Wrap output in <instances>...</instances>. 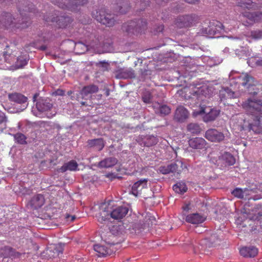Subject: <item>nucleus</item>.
<instances>
[{"label": "nucleus", "instance_id": "f257e3e1", "mask_svg": "<svg viewBox=\"0 0 262 262\" xmlns=\"http://www.w3.org/2000/svg\"><path fill=\"white\" fill-rule=\"evenodd\" d=\"M17 9L19 11L21 19V23L16 24L14 27L17 28H25L28 26L27 23H28L29 16L27 15L26 12H33L35 13V9L34 5L30 3L28 0H22L18 2ZM19 22L20 20H18Z\"/></svg>", "mask_w": 262, "mask_h": 262}, {"label": "nucleus", "instance_id": "f03ea898", "mask_svg": "<svg viewBox=\"0 0 262 262\" xmlns=\"http://www.w3.org/2000/svg\"><path fill=\"white\" fill-rule=\"evenodd\" d=\"M247 113L251 115V118L259 116L262 117V101L259 99H248L242 104Z\"/></svg>", "mask_w": 262, "mask_h": 262}, {"label": "nucleus", "instance_id": "7ed1b4c3", "mask_svg": "<svg viewBox=\"0 0 262 262\" xmlns=\"http://www.w3.org/2000/svg\"><path fill=\"white\" fill-rule=\"evenodd\" d=\"M92 14L97 21L106 26L110 27L115 24L114 14L106 13L104 8L93 11Z\"/></svg>", "mask_w": 262, "mask_h": 262}, {"label": "nucleus", "instance_id": "20e7f679", "mask_svg": "<svg viewBox=\"0 0 262 262\" xmlns=\"http://www.w3.org/2000/svg\"><path fill=\"white\" fill-rule=\"evenodd\" d=\"M52 3L62 9H68L72 11L78 10L80 7L86 4L88 0H51Z\"/></svg>", "mask_w": 262, "mask_h": 262}, {"label": "nucleus", "instance_id": "39448f33", "mask_svg": "<svg viewBox=\"0 0 262 262\" xmlns=\"http://www.w3.org/2000/svg\"><path fill=\"white\" fill-rule=\"evenodd\" d=\"M187 169V166L182 161L177 160L167 166H161L158 170L163 174L173 173L174 175H179L184 170Z\"/></svg>", "mask_w": 262, "mask_h": 262}, {"label": "nucleus", "instance_id": "423d86ee", "mask_svg": "<svg viewBox=\"0 0 262 262\" xmlns=\"http://www.w3.org/2000/svg\"><path fill=\"white\" fill-rule=\"evenodd\" d=\"M146 21L143 19H139L137 21L131 20L124 23L122 25V29L128 34L141 33L146 29Z\"/></svg>", "mask_w": 262, "mask_h": 262}, {"label": "nucleus", "instance_id": "0eeeda50", "mask_svg": "<svg viewBox=\"0 0 262 262\" xmlns=\"http://www.w3.org/2000/svg\"><path fill=\"white\" fill-rule=\"evenodd\" d=\"M108 236L109 237L108 239L104 237L103 240L105 243L110 245V247L112 245H114L115 244V242L113 239L115 238V236L111 232L108 233ZM102 238V239L103 238V237ZM94 250L97 253V255L99 257L110 255L113 253V250L111 249L110 247L100 244L95 245L94 246Z\"/></svg>", "mask_w": 262, "mask_h": 262}, {"label": "nucleus", "instance_id": "6e6552de", "mask_svg": "<svg viewBox=\"0 0 262 262\" xmlns=\"http://www.w3.org/2000/svg\"><path fill=\"white\" fill-rule=\"evenodd\" d=\"M98 91L99 88L97 85L90 84L83 87L79 94H77L76 96H72L71 99L72 100H76L79 101L81 105L87 106L88 104L86 102L82 101V100H86V97H88L89 95L96 93Z\"/></svg>", "mask_w": 262, "mask_h": 262}, {"label": "nucleus", "instance_id": "1a4fd4ad", "mask_svg": "<svg viewBox=\"0 0 262 262\" xmlns=\"http://www.w3.org/2000/svg\"><path fill=\"white\" fill-rule=\"evenodd\" d=\"M213 108L210 106L201 104L199 111H194L193 116L196 117L199 115L203 116V120L207 122L213 120Z\"/></svg>", "mask_w": 262, "mask_h": 262}, {"label": "nucleus", "instance_id": "9d476101", "mask_svg": "<svg viewBox=\"0 0 262 262\" xmlns=\"http://www.w3.org/2000/svg\"><path fill=\"white\" fill-rule=\"evenodd\" d=\"M235 162L234 157L230 153L224 152L216 160L215 164L220 167V168L233 165Z\"/></svg>", "mask_w": 262, "mask_h": 262}, {"label": "nucleus", "instance_id": "9b49d317", "mask_svg": "<svg viewBox=\"0 0 262 262\" xmlns=\"http://www.w3.org/2000/svg\"><path fill=\"white\" fill-rule=\"evenodd\" d=\"M195 15H186L179 16L175 20V25L179 28L191 27L195 21Z\"/></svg>", "mask_w": 262, "mask_h": 262}, {"label": "nucleus", "instance_id": "f8f14e48", "mask_svg": "<svg viewBox=\"0 0 262 262\" xmlns=\"http://www.w3.org/2000/svg\"><path fill=\"white\" fill-rule=\"evenodd\" d=\"M43 19L47 23H56V26L58 28H65L71 23V18L69 16H60L50 17L44 16Z\"/></svg>", "mask_w": 262, "mask_h": 262}, {"label": "nucleus", "instance_id": "ddd939ff", "mask_svg": "<svg viewBox=\"0 0 262 262\" xmlns=\"http://www.w3.org/2000/svg\"><path fill=\"white\" fill-rule=\"evenodd\" d=\"M261 117H255L251 118V120L248 122L247 126L245 124L246 130L252 132L255 134H262V127L260 125V119Z\"/></svg>", "mask_w": 262, "mask_h": 262}, {"label": "nucleus", "instance_id": "4468645a", "mask_svg": "<svg viewBox=\"0 0 262 262\" xmlns=\"http://www.w3.org/2000/svg\"><path fill=\"white\" fill-rule=\"evenodd\" d=\"M64 244L59 243L49 246L46 250V254L50 258L59 257L63 251Z\"/></svg>", "mask_w": 262, "mask_h": 262}, {"label": "nucleus", "instance_id": "2eb2a0df", "mask_svg": "<svg viewBox=\"0 0 262 262\" xmlns=\"http://www.w3.org/2000/svg\"><path fill=\"white\" fill-rule=\"evenodd\" d=\"M113 8L115 12L125 14L130 9L128 0H113Z\"/></svg>", "mask_w": 262, "mask_h": 262}, {"label": "nucleus", "instance_id": "dca6fc26", "mask_svg": "<svg viewBox=\"0 0 262 262\" xmlns=\"http://www.w3.org/2000/svg\"><path fill=\"white\" fill-rule=\"evenodd\" d=\"M243 15L244 17L248 19V21H247V23L249 24V25H253L255 23L262 21V12H246L244 13Z\"/></svg>", "mask_w": 262, "mask_h": 262}, {"label": "nucleus", "instance_id": "f3484780", "mask_svg": "<svg viewBox=\"0 0 262 262\" xmlns=\"http://www.w3.org/2000/svg\"><path fill=\"white\" fill-rule=\"evenodd\" d=\"M241 84L246 89L250 88L253 85H256L257 81L255 78L248 73H243L239 76Z\"/></svg>", "mask_w": 262, "mask_h": 262}, {"label": "nucleus", "instance_id": "a211bd4d", "mask_svg": "<svg viewBox=\"0 0 262 262\" xmlns=\"http://www.w3.org/2000/svg\"><path fill=\"white\" fill-rule=\"evenodd\" d=\"M108 205L105 204L102 205L100 207V212L97 216L98 221L100 223H103L107 221L111 217V210Z\"/></svg>", "mask_w": 262, "mask_h": 262}, {"label": "nucleus", "instance_id": "6ab92c4d", "mask_svg": "<svg viewBox=\"0 0 262 262\" xmlns=\"http://www.w3.org/2000/svg\"><path fill=\"white\" fill-rule=\"evenodd\" d=\"M128 212V208L123 206H119L111 211V217L114 220L120 221L126 216Z\"/></svg>", "mask_w": 262, "mask_h": 262}, {"label": "nucleus", "instance_id": "aec40b11", "mask_svg": "<svg viewBox=\"0 0 262 262\" xmlns=\"http://www.w3.org/2000/svg\"><path fill=\"white\" fill-rule=\"evenodd\" d=\"M236 5L248 10H256L261 7V3H256L251 0H236Z\"/></svg>", "mask_w": 262, "mask_h": 262}, {"label": "nucleus", "instance_id": "412c9836", "mask_svg": "<svg viewBox=\"0 0 262 262\" xmlns=\"http://www.w3.org/2000/svg\"><path fill=\"white\" fill-rule=\"evenodd\" d=\"M188 116L187 110L183 106H179L176 110L174 118L178 122H184Z\"/></svg>", "mask_w": 262, "mask_h": 262}, {"label": "nucleus", "instance_id": "4be33fe9", "mask_svg": "<svg viewBox=\"0 0 262 262\" xmlns=\"http://www.w3.org/2000/svg\"><path fill=\"white\" fill-rule=\"evenodd\" d=\"M147 180L146 179L139 180L134 184L132 188V193L137 196L141 194L142 189L147 187Z\"/></svg>", "mask_w": 262, "mask_h": 262}, {"label": "nucleus", "instance_id": "5701e85b", "mask_svg": "<svg viewBox=\"0 0 262 262\" xmlns=\"http://www.w3.org/2000/svg\"><path fill=\"white\" fill-rule=\"evenodd\" d=\"M13 18L12 15L9 13H4L0 19V28L3 27L6 28L13 27Z\"/></svg>", "mask_w": 262, "mask_h": 262}, {"label": "nucleus", "instance_id": "b1692460", "mask_svg": "<svg viewBox=\"0 0 262 262\" xmlns=\"http://www.w3.org/2000/svg\"><path fill=\"white\" fill-rule=\"evenodd\" d=\"M205 218L198 213H191L186 216L185 220L187 223L192 224H199L202 223Z\"/></svg>", "mask_w": 262, "mask_h": 262}, {"label": "nucleus", "instance_id": "393cba45", "mask_svg": "<svg viewBox=\"0 0 262 262\" xmlns=\"http://www.w3.org/2000/svg\"><path fill=\"white\" fill-rule=\"evenodd\" d=\"M251 189L248 188L242 189L236 188L231 192V194L235 197L241 199H246L250 195Z\"/></svg>", "mask_w": 262, "mask_h": 262}, {"label": "nucleus", "instance_id": "a878e982", "mask_svg": "<svg viewBox=\"0 0 262 262\" xmlns=\"http://www.w3.org/2000/svg\"><path fill=\"white\" fill-rule=\"evenodd\" d=\"M240 254L245 257H253L258 253V249L254 246L245 247L240 249Z\"/></svg>", "mask_w": 262, "mask_h": 262}, {"label": "nucleus", "instance_id": "bb28decb", "mask_svg": "<svg viewBox=\"0 0 262 262\" xmlns=\"http://www.w3.org/2000/svg\"><path fill=\"white\" fill-rule=\"evenodd\" d=\"M8 98L10 101L14 102L18 104H26L24 106L26 108L27 104H26L27 98L21 94L14 93L9 94Z\"/></svg>", "mask_w": 262, "mask_h": 262}, {"label": "nucleus", "instance_id": "cd10ccee", "mask_svg": "<svg viewBox=\"0 0 262 262\" xmlns=\"http://www.w3.org/2000/svg\"><path fill=\"white\" fill-rule=\"evenodd\" d=\"M45 203V198L41 194H37L33 196L30 202V205L34 209L40 208Z\"/></svg>", "mask_w": 262, "mask_h": 262}, {"label": "nucleus", "instance_id": "c85d7f7f", "mask_svg": "<svg viewBox=\"0 0 262 262\" xmlns=\"http://www.w3.org/2000/svg\"><path fill=\"white\" fill-rule=\"evenodd\" d=\"M189 146L195 149H202L205 147L206 141L202 138H194L189 140Z\"/></svg>", "mask_w": 262, "mask_h": 262}, {"label": "nucleus", "instance_id": "c756f323", "mask_svg": "<svg viewBox=\"0 0 262 262\" xmlns=\"http://www.w3.org/2000/svg\"><path fill=\"white\" fill-rule=\"evenodd\" d=\"M88 144L90 147H95L99 151L101 150L104 147V142L102 138L89 140Z\"/></svg>", "mask_w": 262, "mask_h": 262}, {"label": "nucleus", "instance_id": "7c9ffc66", "mask_svg": "<svg viewBox=\"0 0 262 262\" xmlns=\"http://www.w3.org/2000/svg\"><path fill=\"white\" fill-rule=\"evenodd\" d=\"M78 168V164L74 160H71L70 162L65 163L60 168L57 169V171L64 172L67 170L75 171Z\"/></svg>", "mask_w": 262, "mask_h": 262}, {"label": "nucleus", "instance_id": "2f4dec72", "mask_svg": "<svg viewBox=\"0 0 262 262\" xmlns=\"http://www.w3.org/2000/svg\"><path fill=\"white\" fill-rule=\"evenodd\" d=\"M52 104L48 100H41L37 102L36 106L38 111L40 112L50 110L52 107Z\"/></svg>", "mask_w": 262, "mask_h": 262}, {"label": "nucleus", "instance_id": "473e14b6", "mask_svg": "<svg viewBox=\"0 0 262 262\" xmlns=\"http://www.w3.org/2000/svg\"><path fill=\"white\" fill-rule=\"evenodd\" d=\"M118 160L114 157H109L99 162L98 166L101 168H110L117 164Z\"/></svg>", "mask_w": 262, "mask_h": 262}, {"label": "nucleus", "instance_id": "72a5a7b5", "mask_svg": "<svg viewBox=\"0 0 262 262\" xmlns=\"http://www.w3.org/2000/svg\"><path fill=\"white\" fill-rule=\"evenodd\" d=\"M14 250L8 246H5L0 249V255L3 258H11L14 256Z\"/></svg>", "mask_w": 262, "mask_h": 262}, {"label": "nucleus", "instance_id": "f704fd0d", "mask_svg": "<svg viewBox=\"0 0 262 262\" xmlns=\"http://www.w3.org/2000/svg\"><path fill=\"white\" fill-rule=\"evenodd\" d=\"M225 32L223 24L217 20L214 21V38H219V35L224 34Z\"/></svg>", "mask_w": 262, "mask_h": 262}, {"label": "nucleus", "instance_id": "c9c22d12", "mask_svg": "<svg viewBox=\"0 0 262 262\" xmlns=\"http://www.w3.org/2000/svg\"><path fill=\"white\" fill-rule=\"evenodd\" d=\"M158 142V138L154 136H148L145 137L143 140L144 146L150 147L156 145Z\"/></svg>", "mask_w": 262, "mask_h": 262}, {"label": "nucleus", "instance_id": "e433bc0d", "mask_svg": "<svg viewBox=\"0 0 262 262\" xmlns=\"http://www.w3.org/2000/svg\"><path fill=\"white\" fill-rule=\"evenodd\" d=\"M173 190L178 193L183 194L187 191V187L183 182H179L173 186Z\"/></svg>", "mask_w": 262, "mask_h": 262}, {"label": "nucleus", "instance_id": "4c0bfd02", "mask_svg": "<svg viewBox=\"0 0 262 262\" xmlns=\"http://www.w3.org/2000/svg\"><path fill=\"white\" fill-rule=\"evenodd\" d=\"M187 128L188 131L193 134H198L201 131V128L199 124L195 123H191L188 124Z\"/></svg>", "mask_w": 262, "mask_h": 262}, {"label": "nucleus", "instance_id": "58836bf2", "mask_svg": "<svg viewBox=\"0 0 262 262\" xmlns=\"http://www.w3.org/2000/svg\"><path fill=\"white\" fill-rule=\"evenodd\" d=\"M14 138L16 142L20 144H27V137L24 134L18 133L14 135Z\"/></svg>", "mask_w": 262, "mask_h": 262}, {"label": "nucleus", "instance_id": "ea45409f", "mask_svg": "<svg viewBox=\"0 0 262 262\" xmlns=\"http://www.w3.org/2000/svg\"><path fill=\"white\" fill-rule=\"evenodd\" d=\"M158 113H160L162 115H167L170 113V108L169 106L166 105H159L158 104Z\"/></svg>", "mask_w": 262, "mask_h": 262}, {"label": "nucleus", "instance_id": "a19ab883", "mask_svg": "<svg viewBox=\"0 0 262 262\" xmlns=\"http://www.w3.org/2000/svg\"><path fill=\"white\" fill-rule=\"evenodd\" d=\"M224 139V135L222 132L214 129V142H221Z\"/></svg>", "mask_w": 262, "mask_h": 262}, {"label": "nucleus", "instance_id": "79ce46f5", "mask_svg": "<svg viewBox=\"0 0 262 262\" xmlns=\"http://www.w3.org/2000/svg\"><path fill=\"white\" fill-rule=\"evenodd\" d=\"M136 5L137 7H141L140 9L141 11L144 10L145 7L149 5V0H136Z\"/></svg>", "mask_w": 262, "mask_h": 262}, {"label": "nucleus", "instance_id": "37998d69", "mask_svg": "<svg viewBox=\"0 0 262 262\" xmlns=\"http://www.w3.org/2000/svg\"><path fill=\"white\" fill-rule=\"evenodd\" d=\"M146 221L144 224V227L147 225L148 227H149L150 225H152L153 224H155L156 219L154 216H151L150 214H147L145 217Z\"/></svg>", "mask_w": 262, "mask_h": 262}, {"label": "nucleus", "instance_id": "c03bdc74", "mask_svg": "<svg viewBox=\"0 0 262 262\" xmlns=\"http://www.w3.org/2000/svg\"><path fill=\"white\" fill-rule=\"evenodd\" d=\"M204 244L205 246L204 249L205 252L207 254H212V244L207 240L204 241Z\"/></svg>", "mask_w": 262, "mask_h": 262}, {"label": "nucleus", "instance_id": "a18cd8bd", "mask_svg": "<svg viewBox=\"0 0 262 262\" xmlns=\"http://www.w3.org/2000/svg\"><path fill=\"white\" fill-rule=\"evenodd\" d=\"M251 36L253 38L259 39L262 38V30H257L251 31Z\"/></svg>", "mask_w": 262, "mask_h": 262}, {"label": "nucleus", "instance_id": "49530a36", "mask_svg": "<svg viewBox=\"0 0 262 262\" xmlns=\"http://www.w3.org/2000/svg\"><path fill=\"white\" fill-rule=\"evenodd\" d=\"M249 94L252 95H256L258 93V89L256 87V85H253L250 88L247 89Z\"/></svg>", "mask_w": 262, "mask_h": 262}, {"label": "nucleus", "instance_id": "de8ad7c7", "mask_svg": "<svg viewBox=\"0 0 262 262\" xmlns=\"http://www.w3.org/2000/svg\"><path fill=\"white\" fill-rule=\"evenodd\" d=\"M142 99L145 103H149L151 99V94L149 93H145L143 95Z\"/></svg>", "mask_w": 262, "mask_h": 262}, {"label": "nucleus", "instance_id": "09e8293b", "mask_svg": "<svg viewBox=\"0 0 262 262\" xmlns=\"http://www.w3.org/2000/svg\"><path fill=\"white\" fill-rule=\"evenodd\" d=\"M227 93L226 91V88H223L222 89V90H220L219 96L221 100L224 99H228L227 97Z\"/></svg>", "mask_w": 262, "mask_h": 262}, {"label": "nucleus", "instance_id": "8fccbe9b", "mask_svg": "<svg viewBox=\"0 0 262 262\" xmlns=\"http://www.w3.org/2000/svg\"><path fill=\"white\" fill-rule=\"evenodd\" d=\"M205 137L209 141H213V129H210L206 131Z\"/></svg>", "mask_w": 262, "mask_h": 262}, {"label": "nucleus", "instance_id": "3c124183", "mask_svg": "<svg viewBox=\"0 0 262 262\" xmlns=\"http://www.w3.org/2000/svg\"><path fill=\"white\" fill-rule=\"evenodd\" d=\"M226 91L227 93V97L228 99L234 98L236 97V96L235 94V93L233 91H232L231 89H230L229 88H228L227 87H226Z\"/></svg>", "mask_w": 262, "mask_h": 262}, {"label": "nucleus", "instance_id": "603ef678", "mask_svg": "<svg viewBox=\"0 0 262 262\" xmlns=\"http://www.w3.org/2000/svg\"><path fill=\"white\" fill-rule=\"evenodd\" d=\"M66 222H73L75 219L76 216L75 215H71L68 213H66L64 217Z\"/></svg>", "mask_w": 262, "mask_h": 262}, {"label": "nucleus", "instance_id": "864d4df0", "mask_svg": "<svg viewBox=\"0 0 262 262\" xmlns=\"http://www.w3.org/2000/svg\"><path fill=\"white\" fill-rule=\"evenodd\" d=\"M53 94L56 96H63L64 95V91L62 90L58 89Z\"/></svg>", "mask_w": 262, "mask_h": 262}, {"label": "nucleus", "instance_id": "5fc2aeb1", "mask_svg": "<svg viewBox=\"0 0 262 262\" xmlns=\"http://www.w3.org/2000/svg\"><path fill=\"white\" fill-rule=\"evenodd\" d=\"M6 120V117L3 113H0V124L4 122Z\"/></svg>", "mask_w": 262, "mask_h": 262}, {"label": "nucleus", "instance_id": "6e6d98bb", "mask_svg": "<svg viewBox=\"0 0 262 262\" xmlns=\"http://www.w3.org/2000/svg\"><path fill=\"white\" fill-rule=\"evenodd\" d=\"M257 66L262 67V58H260L255 61Z\"/></svg>", "mask_w": 262, "mask_h": 262}, {"label": "nucleus", "instance_id": "4d7b16f0", "mask_svg": "<svg viewBox=\"0 0 262 262\" xmlns=\"http://www.w3.org/2000/svg\"><path fill=\"white\" fill-rule=\"evenodd\" d=\"M182 208H183V210H184V211H189L190 209L189 204H185L184 206H183L182 207Z\"/></svg>", "mask_w": 262, "mask_h": 262}, {"label": "nucleus", "instance_id": "13d9d810", "mask_svg": "<svg viewBox=\"0 0 262 262\" xmlns=\"http://www.w3.org/2000/svg\"><path fill=\"white\" fill-rule=\"evenodd\" d=\"M220 113V110H214V120H215V117L219 116Z\"/></svg>", "mask_w": 262, "mask_h": 262}, {"label": "nucleus", "instance_id": "bf43d9fd", "mask_svg": "<svg viewBox=\"0 0 262 262\" xmlns=\"http://www.w3.org/2000/svg\"><path fill=\"white\" fill-rule=\"evenodd\" d=\"M164 30V26L163 25H160L158 29H157V32H162Z\"/></svg>", "mask_w": 262, "mask_h": 262}, {"label": "nucleus", "instance_id": "052dcab7", "mask_svg": "<svg viewBox=\"0 0 262 262\" xmlns=\"http://www.w3.org/2000/svg\"><path fill=\"white\" fill-rule=\"evenodd\" d=\"M106 177L108 178H115V177L113 173H108L107 174H106Z\"/></svg>", "mask_w": 262, "mask_h": 262}, {"label": "nucleus", "instance_id": "680f3d73", "mask_svg": "<svg viewBox=\"0 0 262 262\" xmlns=\"http://www.w3.org/2000/svg\"><path fill=\"white\" fill-rule=\"evenodd\" d=\"M38 49H39L40 50H41V51H45L47 49V46H45V45L41 46L40 47H39L38 48Z\"/></svg>", "mask_w": 262, "mask_h": 262}, {"label": "nucleus", "instance_id": "e2e57ef3", "mask_svg": "<svg viewBox=\"0 0 262 262\" xmlns=\"http://www.w3.org/2000/svg\"><path fill=\"white\" fill-rule=\"evenodd\" d=\"M38 94H35L34 96H33V100L34 101H35L36 100V99L37 98V97L38 96Z\"/></svg>", "mask_w": 262, "mask_h": 262}, {"label": "nucleus", "instance_id": "0e129e2a", "mask_svg": "<svg viewBox=\"0 0 262 262\" xmlns=\"http://www.w3.org/2000/svg\"><path fill=\"white\" fill-rule=\"evenodd\" d=\"M73 93V92L72 91H69L68 92L67 94L69 96L71 95Z\"/></svg>", "mask_w": 262, "mask_h": 262}, {"label": "nucleus", "instance_id": "69168bd1", "mask_svg": "<svg viewBox=\"0 0 262 262\" xmlns=\"http://www.w3.org/2000/svg\"><path fill=\"white\" fill-rule=\"evenodd\" d=\"M27 61H26V60H24L23 61V64H22V65H21V67H23V66H25V65H26V64H27Z\"/></svg>", "mask_w": 262, "mask_h": 262}, {"label": "nucleus", "instance_id": "338daca9", "mask_svg": "<svg viewBox=\"0 0 262 262\" xmlns=\"http://www.w3.org/2000/svg\"><path fill=\"white\" fill-rule=\"evenodd\" d=\"M161 18L162 19H166V17H165L164 15H161Z\"/></svg>", "mask_w": 262, "mask_h": 262}, {"label": "nucleus", "instance_id": "774afa93", "mask_svg": "<svg viewBox=\"0 0 262 262\" xmlns=\"http://www.w3.org/2000/svg\"><path fill=\"white\" fill-rule=\"evenodd\" d=\"M131 75H133L134 73L132 72H130Z\"/></svg>", "mask_w": 262, "mask_h": 262}]
</instances>
